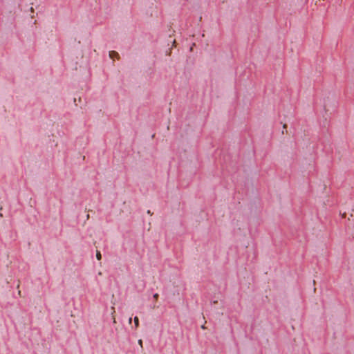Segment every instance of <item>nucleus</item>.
<instances>
[{"label": "nucleus", "instance_id": "nucleus-1", "mask_svg": "<svg viewBox=\"0 0 354 354\" xmlns=\"http://www.w3.org/2000/svg\"><path fill=\"white\" fill-rule=\"evenodd\" d=\"M109 57L111 58V59H113V58H116L118 59H120V55L118 54V52L115 51V50H111L109 52Z\"/></svg>", "mask_w": 354, "mask_h": 354}, {"label": "nucleus", "instance_id": "nucleus-2", "mask_svg": "<svg viewBox=\"0 0 354 354\" xmlns=\"http://www.w3.org/2000/svg\"><path fill=\"white\" fill-rule=\"evenodd\" d=\"M96 258L99 261L102 259V254H101L100 252L98 250H97V252H96Z\"/></svg>", "mask_w": 354, "mask_h": 354}, {"label": "nucleus", "instance_id": "nucleus-3", "mask_svg": "<svg viewBox=\"0 0 354 354\" xmlns=\"http://www.w3.org/2000/svg\"><path fill=\"white\" fill-rule=\"evenodd\" d=\"M134 324L136 328L139 326V319L138 317H134Z\"/></svg>", "mask_w": 354, "mask_h": 354}, {"label": "nucleus", "instance_id": "nucleus-4", "mask_svg": "<svg viewBox=\"0 0 354 354\" xmlns=\"http://www.w3.org/2000/svg\"><path fill=\"white\" fill-rule=\"evenodd\" d=\"M158 297H159V295H158V293H155V294L153 295V297L156 300H157V299H158Z\"/></svg>", "mask_w": 354, "mask_h": 354}, {"label": "nucleus", "instance_id": "nucleus-5", "mask_svg": "<svg viewBox=\"0 0 354 354\" xmlns=\"http://www.w3.org/2000/svg\"><path fill=\"white\" fill-rule=\"evenodd\" d=\"M138 344H139L141 346H142V339L138 340Z\"/></svg>", "mask_w": 354, "mask_h": 354}, {"label": "nucleus", "instance_id": "nucleus-6", "mask_svg": "<svg viewBox=\"0 0 354 354\" xmlns=\"http://www.w3.org/2000/svg\"><path fill=\"white\" fill-rule=\"evenodd\" d=\"M147 214H151V211H150V210H148V211H147Z\"/></svg>", "mask_w": 354, "mask_h": 354}, {"label": "nucleus", "instance_id": "nucleus-7", "mask_svg": "<svg viewBox=\"0 0 354 354\" xmlns=\"http://www.w3.org/2000/svg\"><path fill=\"white\" fill-rule=\"evenodd\" d=\"M190 50H191V51H192V50H193V46H191V47H190Z\"/></svg>", "mask_w": 354, "mask_h": 354}, {"label": "nucleus", "instance_id": "nucleus-8", "mask_svg": "<svg viewBox=\"0 0 354 354\" xmlns=\"http://www.w3.org/2000/svg\"><path fill=\"white\" fill-rule=\"evenodd\" d=\"M201 328H202L203 329L205 328V326H201Z\"/></svg>", "mask_w": 354, "mask_h": 354}]
</instances>
